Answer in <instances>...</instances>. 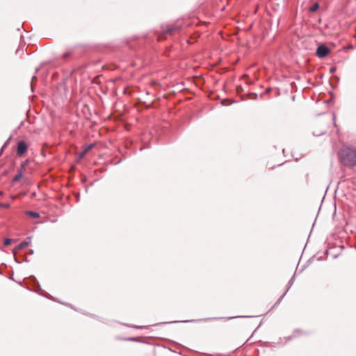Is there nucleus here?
<instances>
[{
	"label": "nucleus",
	"instance_id": "obj_1",
	"mask_svg": "<svg viewBox=\"0 0 356 356\" xmlns=\"http://www.w3.org/2000/svg\"><path fill=\"white\" fill-rule=\"evenodd\" d=\"M340 161L346 166H356V149L349 145H343L339 152Z\"/></svg>",
	"mask_w": 356,
	"mask_h": 356
},
{
	"label": "nucleus",
	"instance_id": "obj_2",
	"mask_svg": "<svg viewBox=\"0 0 356 356\" xmlns=\"http://www.w3.org/2000/svg\"><path fill=\"white\" fill-rule=\"evenodd\" d=\"M330 53V49L325 44L320 45L316 49V55L319 58H324Z\"/></svg>",
	"mask_w": 356,
	"mask_h": 356
},
{
	"label": "nucleus",
	"instance_id": "obj_3",
	"mask_svg": "<svg viewBox=\"0 0 356 356\" xmlns=\"http://www.w3.org/2000/svg\"><path fill=\"white\" fill-rule=\"evenodd\" d=\"M28 149V145L24 141H19L17 144V154L22 156Z\"/></svg>",
	"mask_w": 356,
	"mask_h": 356
},
{
	"label": "nucleus",
	"instance_id": "obj_4",
	"mask_svg": "<svg viewBox=\"0 0 356 356\" xmlns=\"http://www.w3.org/2000/svg\"><path fill=\"white\" fill-rule=\"evenodd\" d=\"M29 243L30 242L26 241L22 242L15 248L13 253L15 254L17 252H18L19 250L26 248L29 245Z\"/></svg>",
	"mask_w": 356,
	"mask_h": 356
},
{
	"label": "nucleus",
	"instance_id": "obj_5",
	"mask_svg": "<svg viewBox=\"0 0 356 356\" xmlns=\"http://www.w3.org/2000/svg\"><path fill=\"white\" fill-rule=\"evenodd\" d=\"M26 214L34 218L39 217V213L34 211H26Z\"/></svg>",
	"mask_w": 356,
	"mask_h": 356
},
{
	"label": "nucleus",
	"instance_id": "obj_6",
	"mask_svg": "<svg viewBox=\"0 0 356 356\" xmlns=\"http://www.w3.org/2000/svg\"><path fill=\"white\" fill-rule=\"evenodd\" d=\"M23 177V174L22 172V171H20L19 172L18 175H17L14 178H13V181H19L22 177Z\"/></svg>",
	"mask_w": 356,
	"mask_h": 356
},
{
	"label": "nucleus",
	"instance_id": "obj_7",
	"mask_svg": "<svg viewBox=\"0 0 356 356\" xmlns=\"http://www.w3.org/2000/svg\"><path fill=\"white\" fill-rule=\"evenodd\" d=\"M318 8V3H315L310 8H309V10L311 12H315L316 10H317Z\"/></svg>",
	"mask_w": 356,
	"mask_h": 356
},
{
	"label": "nucleus",
	"instance_id": "obj_8",
	"mask_svg": "<svg viewBox=\"0 0 356 356\" xmlns=\"http://www.w3.org/2000/svg\"><path fill=\"white\" fill-rule=\"evenodd\" d=\"M70 55H71V52L70 51H67V52L64 53L62 55V58L63 59H65V58H68Z\"/></svg>",
	"mask_w": 356,
	"mask_h": 356
},
{
	"label": "nucleus",
	"instance_id": "obj_9",
	"mask_svg": "<svg viewBox=\"0 0 356 356\" xmlns=\"http://www.w3.org/2000/svg\"><path fill=\"white\" fill-rule=\"evenodd\" d=\"M11 243H12V240H11V239H10V238H6V239H5V241H4V245H10V244H11Z\"/></svg>",
	"mask_w": 356,
	"mask_h": 356
},
{
	"label": "nucleus",
	"instance_id": "obj_10",
	"mask_svg": "<svg viewBox=\"0 0 356 356\" xmlns=\"http://www.w3.org/2000/svg\"><path fill=\"white\" fill-rule=\"evenodd\" d=\"M0 207L5 208V209H8V208H10V204H9L0 203Z\"/></svg>",
	"mask_w": 356,
	"mask_h": 356
},
{
	"label": "nucleus",
	"instance_id": "obj_11",
	"mask_svg": "<svg viewBox=\"0 0 356 356\" xmlns=\"http://www.w3.org/2000/svg\"><path fill=\"white\" fill-rule=\"evenodd\" d=\"M93 145H89L88 146L86 147V148L84 149V151H86V152H88L89 150H90L92 147H93Z\"/></svg>",
	"mask_w": 356,
	"mask_h": 356
},
{
	"label": "nucleus",
	"instance_id": "obj_12",
	"mask_svg": "<svg viewBox=\"0 0 356 356\" xmlns=\"http://www.w3.org/2000/svg\"><path fill=\"white\" fill-rule=\"evenodd\" d=\"M86 151H83L81 153H80V158H83L86 154Z\"/></svg>",
	"mask_w": 356,
	"mask_h": 356
},
{
	"label": "nucleus",
	"instance_id": "obj_13",
	"mask_svg": "<svg viewBox=\"0 0 356 356\" xmlns=\"http://www.w3.org/2000/svg\"><path fill=\"white\" fill-rule=\"evenodd\" d=\"M17 195H14V196H12V199L13 200H15V198H17Z\"/></svg>",
	"mask_w": 356,
	"mask_h": 356
},
{
	"label": "nucleus",
	"instance_id": "obj_14",
	"mask_svg": "<svg viewBox=\"0 0 356 356\" xmlns=\"http://www.w3.org/2000/svg\"><path fill=\"white\" fill-rule=\"evenodd\" d=\"M252 95L254 96V98H257V94H252Z\"/></svg>",
	"mask_w": 356,
	"mask_h": 356
},
{
	"label": "nucleus",
	"instance_id": "obj_15",
	"mask_svg": "<svg viewBox=\"0 0 356 356\" xmlns=\"http://www.w3.org/2000/svg\"><path fill=\"white\" fill-rule=\"evenodd\" d=\"M172 31V30H168V31H167V32H168V33H171Z\"/></svg>",
	"mask_w": 356,
	"mask_h": 356
},
{
	"label": "nucleus",
	"instance_id": "obj_16",
	"mask_svg": "<svg viewBox=\"0 0 356 356\" xmlns=\"http://www.w3.org/2000/svg\"><path fill=\"white\" fill-rule=\"evenodd\" d=\"M226 319H232V317H229V318H225Z\"/></svg>",
	"mask_w": 356,
	"mask_h": 356
},
{
	"label": "nucleus",
	"instance_id": "obj_17",
	"mask_svg": "<svg viewBox=\"0 0 356 356\" xmlns=\"http://www.w3.org/2000/svg\"><path fill=\"white\" fill-rule=\"evenodd\" d=\"M3 195V193L2 192H0V195Z\"/></svg>",
	"mask_w": 356,
	"mask_h": 356
}]
</instances>
